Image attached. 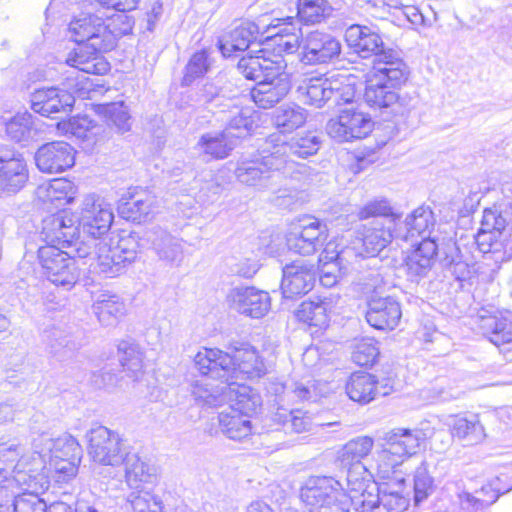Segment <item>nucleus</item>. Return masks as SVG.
Instances as JSON below:
<instances>
[{"instance_id": "nucleus-1", "label": "nucleus", "mask_w": 512, "mask_h": 512, "mask_svg": "<svg viewBox=\"0 0 512 512\" xmlns=\"http://www.w3.org/2000/svg\"><path fill=\"white\" fill-rule=\"evenodd\" d=\"M68 213H56L42 221L41 237L47 243L38 249V258L47 279L56 286L72 288L79 279L76 260L62 248L77 244L79 225Z\"/></svg>"}, {"instance_id": "nucleus-2", "label": "nucleus", "mask_w": 512, "mask_h": 512, "mask_svg": "<svg viewBox=\"0 0 512 512\" xmlns=\"http://www.w3.org/2000/svg\"><path fill=\"white\" fill-rule=\"evenodd\" d=\"M269 49L260 48L248 52L237 64L238 71L249 80H260L251 90L254 103L263 109L274 107L290 91L287 63L282 55L270 58Z\"/></svg>"}, {"instance_id": "nucleus-3", "label": "nucleus", "mask_w": 512, "mask_h": 512, "mask_svg": "<svg viewBox=\"0 0 512 512\" xmlns=\"http://www.w3.org/2000/svg\"><path fill=\"white\" fill-rule=\"evenodd\" d=\"M410 70L399 53L389 50L379 55L378 67L369 75L364 92L365 102L392 115H403L409 99L399 94L406 83Z\"/></svg>"}, {"instance_id": "nucleus-4", "label": "nucleus", "mask_w": 512, "mask_h": 512, "mask_svg": "<svg viewBox=\"0 0 512 512\" xmlns=\"http://www.w3.org/2000/svg\"><path fill=\"white\" fill-rule=\"evenodd\" d=\"M228 349L230 352L204 348L195 355V366L204 374L226 381L265 375L266 365L255 347L245 342H232Z\"/></svg>"}, {"instance_id": "nucleus-5", "label": "nucleus", "mask_w": 512, "mask_h": 512, "mask_svg": "<svg viewBox=\"0 0 512 512\" xmlns=\"http://www.w3.org/2000/svg\"><path fill=\"white\" fill-rule=\"evenodd\" d=\"M384 448L377 453L376 475L388 478L394 468L415 455L424 441V433L419 429L393 428L383 435Z\"/></svg>"}, {"instance_id": "nucleus-6", "label": "nucleus", "mask_w": 512, "mask_h": 512, "mask_svg": "<svg viewBox=\"0 0 512 512\" xmlns=\"http://www.w3.org/2000/svg\"><path fill=\"white\" fill-rule=\"evenodd\" d=\"M41 451H34L30 455H22L12 472V478L6 480L8 497H14L19 491L23 493H44L50 485L46 472V460Z\"/></svg>"}, {"instance_id": "nucleus-7", "label": "nucleus", "mask_w": 512, "mask_h": 512, "mask_svg": "<svg viewBox=\"0 0 512 512\" xmlns=\"http://www.w3.org/2000/svg\"><path fill=\"white\" fill-rule=\"evenodd\" d=\"M328 236L329 230L325 222L315 217H306L290 226L286 234V244L290 251L309 256L322 249Z\"/></svg>"}, {"instance_id": "nucleus-8", "label": "nucleus", "mask_w": 512, "mask_h": 512, "mask_svg": "<svg viewBox=\"0 0 512 512\" xmlns=\"http://www.w3.org/2000/svg\"><path fill=\"white\" fill-rule=\"evenodd\" d=\"M320 148V140L313 134L301 137H293L289 142L275 144L268 153L267 164L274 165L276 169H282L285 175L296 170L295 158H307L317 153Z\"/></svg>"}, {"instance_id": "nucleus-9", "label": "nucleus", "mask_w": 512, "mask_h": 512, "mask_svg": "<svg viewBox=\"0 0 512 512\" xmlns=\"http://www.w3.org/2000/svg\"><path fill=\"white\" fill-rule=\"evenodd\" d=\"M373 128L369 115L358 111L353 106L340 111L335 119L326 125L327 134L338 142H347L366 137Z\"/></svg>"}, {"instance_id": "nucleus-10", "label": "nucleus", "mask_w": 512, "mask_h": 512, "mask_svg": "<svg viewBox=\"0 0 512 512\" xmlns=\"http://www.w3.org/2000/svg\"><path fill=\"white\" fill-rule=\"evenodd\" d=\"M88 453L95 462L104 465L123 464L126 453L122 451L119 435L104 426L91 428L87 434Z\"/></svg>"}, {"instance_id": "nucleus-11", "label": "nucleus", "mask_w": 512, "mask_h": 512, "mask_svg": "<svg viewBox=\"0 0 512 512\" xmlns=\"http://www.w3.org/2000/svg\"><path fill=\"white\" fill-rule=\"evenodd\" d=\"M268 154L261 159L242 162L236 169L237 179L248 186H254L259 190L275 192L286 176L282 169H276L274 165L267 164Z\"/></svg>"}, {"instance_id": "nucleus-12", "label": "nucleus", "mask_w": 512, "mask_h": 512, "mask_svg": "<svg viewBox=\"0 0 512 512\" xmlns=\"http://www.w3.org/2000/svg\"><path fill=\"white\" fill-rule=\"evenodd\" d=\"M341 43L333 35L314 30L302 39L301 60L305 64H326L341 54Z\"/></svg>"}, {"instance_id": "nucleus-13", "label": "nucleus", "mask_w": 512, "mask_h": 512, "mask_svg": "<svg viewBox=\"0 0 512 512\" xmlns=\"http://www.w3.org/2000/svg\"><path fill=\"white\" fill-rule=\"evenodd\" d=\"M70 39L78 44L88 42L92 50H105L104 43L109 36L108 26L102 17L93 14H82L69 23Z\"/></svg>"}, {"instance_id": "nucleus-14", "label": "nucleus", "mask_w": 512, "mask_h": 512, "mask_svg": "<svg viewBox=\"0 0 512 512\" xmlns=\"http://www.w3.org/2000/svg\"><path fill=\"white\" fill-rule=\"evenodd\" d=\"M28 177L27 164L21 153L0 150V197L19 192Z\"/></svg>"}, {"instance_id": "nucleus-15", "label": "nucleus", "mask_w": 512, "mask_h": 512, "mask_svg": "<svg viewBox=\"0 0 512 512\" xmlns=\"http://www.w3.org/2000/svg\"><path fill=\"white\" fill-rule=\"evenodd\" d=\"M316 281L314 264L306 261H294L283 268L281 290L288 299L303 296L312 290Z\"/></svg>"}, {"instance_id": "nucleus-16", "label": "nucleus", "mask_w": 512, "mask_h": 512, "mask_svg": "<svg viewBox=\"0 0 512 512\" xmlns=\"http://www.w3.org/2000/svg\"><path fill=\"white\" fill-rule=\"evenodd\" d=\"M227 299L233 309L252 318L263 317L271 307L269 294L255 287H235L229 292Z\"/></svg>"}, {"instance_id": "nucleus-17", "label": "nucleus", "mask_w": 512, "mask_h": 512, "mask_svg": "<svg viewBox=\"0 0 512 512\" xmlns=\"http://www.w3.org/2000/svg\"><path fill=\"white\" fill-rule=\"evenodd\" d=\"M38 169L45 173H61L75 163L73 147L63 141H55L42 145L35 153Z\"/></svg>"}, {"instance_id": "nucleus-18", "label": "nucleus", "mask_w": 512, "mask_h": 512, "mask_svg": "<svg viewBox=\"0 0 512 512\" xmlns=\"http://www.w3.org/2000/svg\"><path fill=\"white\" fill-rule=\"evenodd\" d=\"M365 317L368 324L375 329L393 330L400 322L402 310L393 297L374 294L368 300Z\"/></svg>"}, {"instance_id": "nucleus-19", "label": "nucleus", "mask_w": 512, "mask_h": 512, "mask_svg": "<svg viewBox=\"0 0 512 512\" xmlns=\"http://www.w3.org/2000/svg\"><path fill=\"white\" fill-rule=\"evenodd\" d=\"M31 109L42 116L71 112L75 96L59 87H47L35 90L30 96Z\"/></svg>"}, {"instance_id": "nucleus-20", "label": "nucleus", "mask_w": 512, "mask_h": 512, "mask_svg": "<svg viewBox=\"0 0 512 512\" xmlns=\"http://www.w3.org/2000/svg\"><path fill=\"white\" fill-rule=\"evenodd\" d=\"M393 391L389 379L379 382L374 375L365 372L353 373L347 384L346 393L349 398L361 404H367L377 396H387Z\"/></svg>"}, {"instance_id": "nucleus-21", "label": "nucleus", "mask_w": 512, "mask_h": 512, "mask_svg": "<svg viewBox=\"0 0 512 512\" xmlns=\"http://www.w3.org/2000/svg\"><path fill=\"white\" fill-rule=\"evenodd\" d=\"M435 224L436 219L433 211L429 207L420 206L395 228V237L407 242H416L417 238H421V241L434 239L431 234Z\"/></svg>"}, {"instance_id": "nucleus-22", "label": "nucleus", "mask_w": 512, "mask_h": 512, "mask_svg": "<svg viewBox=\"0 0 512 512\" xmlns=\"http://www.w3.org/2000/svg\"><path fill=\"white\" fill-rule=\"evenodd\" d=\"M345 41L353 51L363 58L376 56L375 66L378 67L379 55L389 51L384 49L381 36L371 27L363 25H351L345 31Z\"/></svg>"}, {"instance_id": "nucleus-23", "label": "nucleus", "mask_w": 512, "mask_h": 512, "mask_svg": "<svg viewBox=\"0 0 512 512\" xmlns=\"http://www.w3.org/2000/svg\"><path fill=\"white\" fill-rule=\"evenodd\" d=\"M32 445L34 449L44 454L45 459L46 456H53L80 463L82 448L77 440L69 434L52 438L48 433H43L33 439Z\"/></svg>"}, {"instance_id": "nucleus-24", "label": "nucleus", "mask_w": 512, "mask_h": 512, "mask_svg": "<svg viewBox=\"0 0 512 512\" xmlns=\"http://www.w3.org/2000/svg\"><path fill=\"white\" fill-rule=\"evenodd\" d=\"M60 213H68L76 218L77 225L82 226L83 232L93 238H99L107 233L113 221V214L110 209L103 208L101 204H96L92 198L85 199L81 219L65 210Z\"/></svg>"}, {"instance_id": "nucleus-25", "label": "nucleus", "mask_w": 512, "mask_h": 512, "mask_svg": "<svg viewBox=\"0 0 512 512\" xmlns=\"http://www.w3.org/2000/svg\"><path fill=\"white\" fill-rule=\"evenodd\" d=\"M335 85L332 79L321 75H303L298 80L296 92L303 103L321 108L332 99Z\"/></svg>"}, {"instance_id": "nucleus-26", "label": "nucleus", "mask_w": 512, "mask_h": 512, "mask_svg": "<svg viewBox=\"0 0 512 512\" xmlns=\"http://www.w3.org/2000/svg\"><path fill=\"white\" fill-rule=\"evenodd\" d=\"M436 239L420 241L406 258V274L410 281L418 283L428 276L437 255Z\"/></svg>"}, {"instance_id": "nucleus-27", "label": "nucleus", "mask_w": 512, "mask_h": 512, "mask_svg": "<svg viewBox=\"0 0 512 512\" xmlns=\"http://www.w3.org/2000/svg\"><path fill=\"white\" fill-rule=\"evenodd\" d=\"M260 31L256 23L242 21L220 40L219 48L224 57L244 52L258 40Z\"/></svg>"}, {"instance_id": "nucleus-28", "label": "nucleus", "mask_w": 512, "mask_h": 512, "mask_svg": "<svg viewBox=\"0 0 512 512\" xmlns=\"http://www.w3.org/2000/svg\"><path fill=\"white\" fill-rule=\"evenodd\" d=\"M342 486L338 480L332 477L311 476L301 487L300 498L307 506L319 509L320 505L324 504L339 489H342Z\"/></svg>"}, {"instance_id": "nucleus-29", "label": "nucleus", "mask_w": 512, "mask_h": 512, "mask_svg": "<svg viewBox=\"0 0 512 512\" xmlns=\"http://www.w3.org/2000/svg\"><path fill=\"white\" fill-rule=\"evenodd\" d=\"M239 380L226 381L225 403L227 408L236 410V412L250 416L255 413L261 405V397L251 387L238 382Z\"/></svg>"}, {"instance_id": "nucleus-30", "label": "nucleus", "mask_w": 512, "mask_h": 512, "mask_svg": "<svg viewBox=\"0 0 512 512\" xmlns=\"http://www.w3.org/2000/svg\"><path fill=\"white\" fill-rule=\"evenodd\" d=\"M395 218L374 220L363 233V246L367 254L376 256L395 237Z\"/></svg>"}, {"instance_id": "nucleus-31", "label": "nucleus", "mask_w": 512, "mask_h": 512, "mask_svg": "<svg viewBox=\"0 0 512 512\" xmlns=\"http://www.w3.org/2000/svg\"><path fill=\"white\" fill-rule=\"evenodd\" d=\"M150 242L160 260L179 266L183 259L181 241L163 229H155L147 233Z\"/></svg>"}, {"instance_id": "nucleus-32", "label": "nucleus", "mask_w": 512, "mask_h": 512, "mask_svg": "<svg viewBox=\"0 0 512 512\" xmlns=\"http://www.w3.org/2000/svg\"><path fill=\"white\" fill-rule=\"evenodd\" d=\"M201 380L195 381L192 385V395L196 402L203 406L218 407L225 403L227 383L224 379L212 377L211 374H204Z\"/></svg>"}, {"instance_id": "nucleus-33", "label": "nucleus", "mask_w": 512, "mask_h": 512, "mask_svg": "<svg viewBox=\"0 0 512 512\" xmlns=\"http://www.w3.org/2000/svg\"><path fill=\"white\" fill-rule=\"evenodd\" d=\"M227 109L221 110V120L226 122L225 132L237 141V139L249 134L253 127L252 110L249 107L240 106L237 103L224 105Z\"/></svg>"}, {"instance_id": "nucleus-34", "label": "nucleus", "mask_w": 512, "mask_h": 512, "mask_svg": "<svg viewBox=\"0 0 512 512\" xmlns=\"http://www.w3.org/2000/svg\"><path fill=\"white\" fill-rule=\"evenodd\" d=\"M236 146L235 140L229 136V132H208L203 134L195 148L203 155L211 159H224Z\"/></svg>"}, {"instance_id": "nucleus-35", "label": "nucleus", "mask_w": 512, "mask_h": 512, "mask_svg": "<svg viewBox=\"0 0 512 512\" xmlns=\"http://www.w3.org/2000/svg\"><path fill=\"white\" fill-rule=\"evenodd\" d=\"M374 446L373 438L360 436L348 441L338 453V461L342 467L355 465L356 469L363 470L362 459L369 455Z\"/></svg>"}, {"instance_id": "nucleus-36", "label": "nucleus", "mask_w": 512, "mask_h": 512, "mask_svg": "<svg viewBox=\"0 0 512 512\" xmlns=\"http://www.w3.org/2000/svg\"><path fill=\"white\" fill-rule=\"evenodd\" d=\"M218 419L221 431L230 439L242 440L251 434L252 425L248 415L226 408L219 413Z\"/></svg>"}, {"instance_id": "nucleus-37", "label": "nucleus", "mask_w": 512, "mask_h": 512, "mask_svg": "<svg viewBox=\"0 0 512 512\" xmlns=\"http://www.w3.org/2000/svg\"><path fill=\"white\" fill-rule=\"evenodd\" d=\"M94 111L103 117L108 127L118 134L128 131V105L125 99L115 102L96 104Z\"/></svg>"}, {"instance_id": "nucleus-38", "label": "nucleus", "mask_w": 512, "mask_h": 512, "mask_svg": "<svg viewBox=\"0 0 512 512\" xmlns=\"http://www.w3.org/2000/svg\"><path fill=\"white\" fill-rule=\"evenodd\" d=\"M479 319L483 335L495 346L512 342V322L493 315H479Z\"/></svg>"}, {"instance_id": "nucleus-39", "label": "nucleus", "mask_w": 512, "mask_h": 512, "mask_svg": "<svg viewBox=\"0 0 512 512\" xmlns=\"http://www.w3.org/2000/svg\"><path fill=\"white\" fill-rule=\"evenodd\" d=\"M452 436L465 442L467 445L478 444L484 440L486 434L478 416L455 417L449 424Z\"/></svg>"}, {"instance_id": "nucleus-40", "label": "nucleus", "mask_w": 512, "mask_h": 512, "mask_svg": "<svg viewBox=\"0 0 512 512\" xmlns=\"http://www.w3.org/2000/svg\"><path fill=\"white\" fill-rule=\"evenodd\" d=\"M156 481V466L147 457L135 455L130 467V491L153 489Z\"/></svg>"}, {"instance_id": "nucleus-41", "label": "nucleus", "mask_w": 512, "mask_h": 512, "mask_svg": "<svg viewBox=\"0 0 512 512\" xmlns=\"http://www.w3.org/2000/svg\"><path fill=\"white\" fill-rule=\"evenodd\" d=\"M39 132L34 117L28 113H19L6 123L7 136L15 142H28Z\"/></svg>"}, {"instance_id": "nucleus-42", "label": "nucleus", "mask_w": 512, "mask_h": 512, "mask_svg": "<svg viewBox=\"0 0 512 512\" xmlns=\"http://www.w3.org/2000/svg\"><path fill=\"white\" fill-rule=\"evenodd\" d=\"M124 303L120 302L117 295L101 294L93 305V311L98 320L105 326L116 323L118 316L124 313Z\"/></svg>"}, {"instance_id": "nucleus-43", "label": "nucleus", "mask_w": 512, "mask_h": 512, "mask_svg": "<svg viewBox=\"0 0 512 512\" xmlns=\"http://www.w3.org/2000/svg\"><path fill=\"white\" fill-rule=\"evenodd\" d=\"M307 119V112L296 104L279 107L274 115V122L282 132H292L301 127Z\"/></svg>"}, {"instance_id": "nucleus-44", "label": "nucleus", "mask_w": 512, "mask_h": 512, "mask_svg": "<svg viewBox=\"0 0 512 512\" xmlns=\"http://www.w3.org/2000/svg\"><path fill=\"white\" fill-rule=\"evenodd\" d=\"M331 11L332 8L326 0H298L297 17L305 25L322 22Z\"/></svg>"}, {"instance_id": "nucleus-45", "label": "nucleus", "mask_w": 512, "mask_h": 512, "mask_svg": "<svg viewBox=\"0 0 512 512\" xmlns=\"http://www.w3.org/2000/svg\"><path fill=\"white\" fill-rule=\"evenodd\" d=\"M74 184L65 178L51 180L43 189V200L54 204L56 207L65 206L73 201Z\"/></svg>"}, {"instance_id": "nucleus-46", "label": "nucleus", "mask_w": 512, "mask_h": 512, "mask_svg": "<svg viewBox=\"0 0 512 512\" xmlns=\"http://www.w3.org/2000/svg\"><path fill=\"white\" fill-rule=\"evenodd\" d=\"M296 315L300 321L322 328L328 323L327 303L319 299L304 301L299 306Z\"/></svg>"}, {"instance_id": "nucleus-47", "label": "nucleus", "mask_w": 512, "mask_h": 512, "mask_svg": "<svg viewBox=\"0 0 512 512\" xmlns=\"http://www.w3.org/2000/svg\"><path fill=\"white\" fill-rule=\"evenodd\" d=\"M60 126L63 127L66 133H70L76 138L87 141L95 140L101 129V127L87 115L73 117L66 123H59V127Z\"/></svg>"}, {"instance_id": "nucleus-48", "label": "nucleus", "mask_w": 512, "mask_h": 512, "mask_svg": "<svg viewBox=\"0 0 512 512\" xmlns=\"http://www.w3.org/2000/svg\"><path fill=\"white\" fill-rule=\"evenodd\" d=\"M36 493L15 494L14 497H3L0 502L11 505V512H47L46 502Z\"/></svg>"}, {"instance_id": "nucleus-49", "label": "nucleus", "mask_w": 512, "mask_h": 512, "mask_svg": "<svg viewBox=\"0 0 512 512\" xmlns=\"http://www.w3.org/2000/svg\"><path fill=\"white\" fill-rule=\"evenodd\" d=\"M130 221L144 223L151 220L155 214L156 199L150 193H142L138 196L130 195Z\"/></svg>"}, {"instance_id": "nucleus-50", "label": "nucleus", "mask_w": 512, "mask_h": 512, "mask_svg": "<svg viewBox=\"0 0 512 512\" xmlns=\"http://www.w3.org/2000/svg\"><path fill=\"white\" fill-rule=\"evenodd\" d=\"M119 251V245L109 247L107 253H101L90 267H92L95 273L102 274L104 277L109 278L125 273V265H120V262H115V257Z\"/></svg>"}, {"instance_id": "nucleus-51", "label": "nucleus", "mask_w": 512, "mask_h": 512, "mask_svg": "<svg viewBox=\"0 0 512 512\" xmlns=\"http://www.w3.org/2000/svg\"><path fill=\"white\" fill-rule=\"evenodd\" d=\"M208 53L204 50L194 53L189 59L182 79L183 86L191 85L197 78L203 77L210 69Z\"/></svg>"}, {"instance_id": "nucleus-52", "label": "nucleus", "mask_w": 512, "mask_h": 512, "mask_svg": "<svg viewBox=\"0 0 512 512\" xmlns=\"http://www.w3.org/2000/svg\"><path fill=\"white\" fill-rule=\"evenodd\" d=\"M348 496L351 499L350 505H354L356 512H384L375 484H372L371 489H364L359 495Z\"/></svg>"}, {"instance_id": "nucleus-53", "label": "nucleus", "mask_w": 512, "mask_h": 512, "mask_svg": "<svg viewBox=\"0 0 512 512\" xmlns=\"http://www.w3.org/2000/svg\"><path fill=\"white\" fill-rule=\"evenodd\" d=\"M130 506L133 512H162L161 502L152 494V489L131 490Z\"/></svg>"}, {"instance_id": "nucleus-54", "label": "nucleus", "mask_w": 512, "mask_h": 512, "mask_svg": "<svg viewBox=\"0 0 512 512\" xmlns=\"http://www.w3.org/2000/svg\"><path fill=\"white\" fill-rule=\"evenodd\" d=\"M379 356L377 342L373 338L361 339L356 343L352 359L359 366L373 365Z\"/></svg>"}, {"instance_id": "nucleus-55", "label": "nucleus", "mask_w": 512, "mask_h": 512, "mask_svg": "<svg viewBox=\"0 0 512 512\" xmlns=\"http://www.w3.org/2000/svg\"><path fill=\"white\" fill-rule=\"evenodd\" d=\"M262 48H267L270 51L268 55L270 58H274V55L271 51V46H277L280 52L293 53L295 52L301 45L299 41V35L296 32L287 31L286 28L281 30L277 35H275L269 42L265 44H258V46H262Z\"/></svg>"}, {"instance_id": "nucleus-56", "label": "nucleus", "mask_w": 512, "mask_h": 512, "mask_svg": "<svg viewBox=\"0 0 512 512\" xmlns=\"http://www.w3.org/2000/svg\"><path fill=\"white\" fill-rule=\"evenodd\" d=\"M413 490L416 504L425 500L433 491V479L424 462L415 470Z\"/></svg>"}, {"instance_id": "nucleus-57", "label": "nucleus", "mask_w": 512, "mask_h": 512, "mask_svg": "<svg viewBox=\"0 0 512 512\" xmlns=\"http://www.w3.org/2000/svg\"><path fill=\"white\" fill-rule=\"evenodd\" d=\"M47 339L51 352L55 355L65 356L66 352H73L79 348V344L60 329L54 328L50 330Z\"/></svg>"}, {"instance_id": "nucleus-58", "label": "nucleus", "mask_w": 512, "mask_h": 512, "mask_svg": "<svg viewBox=\"0 0 512 512\" xmlns=\"http://www.w3.org/2000/svg\"><path fill=\"white\" fill-rule=\"evenodd\" d=\"M345 468H347L346 491L349 492L348 494L361 493L364 489H371L372 484H367V482H369L368 477H371L372 474L365 466L363 470L356 469L355 465H348Z\"/></svg>"}, {"instance_id": "nucleus-59", "label": "nucleus", "mask_w": 512, "mask_h": 512, "mask_svg": "<svg viewBox=\"0 0 512 512\" xmlns=\"http://www.w3.org/2000/svg\"><path fill=\"white\" fill-rule=\"evenodd\" d=\"M380 495L381 505L385 511L401 512L409 506L410 495L401 494V492H394L391 490H378Z\"/></svg>"}, {"instance_id": "nucleus-60", "label": "nucleus", "mask_w": 512, "mask_h": 512, "mask_svg": "<svg viewBox=\"0 0 512 512\" xmlns=\"http://www.w3.org/2000/svg\"><path fill=\"white\" fill-rule=\"evenodd\" d=\"M332 83H336L335 90H333V97L336 105L352 104L356 89L354 83L351 82L349 77H341L339 79H332Z\"/></svg>"}, {"instance_id": "nucleus-61", "label": "nucleus", "mask_w": 512, "mask_h": 512, "mask_svg": "<svg viewBox=\"0 0 512 512\" xmlns=\"http://www.w3.org/2000/svg\"><path fill=\"white\" fill-rule=\"evenodd\" d=\"M358 216L360 219H367L370 217H383L382 219L395 218L396 221L399 220L398 217L392 214L391 207L386 200L370 201L360 209Z\"/></svg>"}, {"instance_id": "nucleus-62", "label": "nucleus", "mask_w": 512, "mask_h": 512, "mask_svg": "<svg viewBox=\"0 0 512 512\" xmlns=\"http://www.w3.org/2000/svg\"><path fill=\"white\" fill-rule=\"evenodd\" d=\"M350 500L345 488L342 486V489H339L324 504L320 505L317 512H349Z\"/></svg>"}, {"instance_id": "nucleus-63", "label": "nucleus", "mask_w": 512, "mask_h": 512, "mask_svg": "<svg viewBox=\"0 0 512 512\" xmlns=\"http://www.w3.org/2000/svg\"><path fill=\"white\" fill-rule=\"evenodd\" d=\"M90 52V58L86 62H77L78 70L87 74L103 75L109 71V63L103 59L97 52Z\"/></svg>"}, {"instance_id": "nucleus-64", "label": "nucleus", "mask_w": 512, "mask_h": 512, "mask_svg": "<svg viewBox=\"0 0 512 512\" xmlns=\"http://www.w3.org/2000/svg\"><path fill=\"white\" fill-rule=\"evenodd\" d=\"M481 231L485 234L486 232H498L501 233L507 226L506 218L496 210L485 209L482 218Z\"/></svg>"}]
</instances>
